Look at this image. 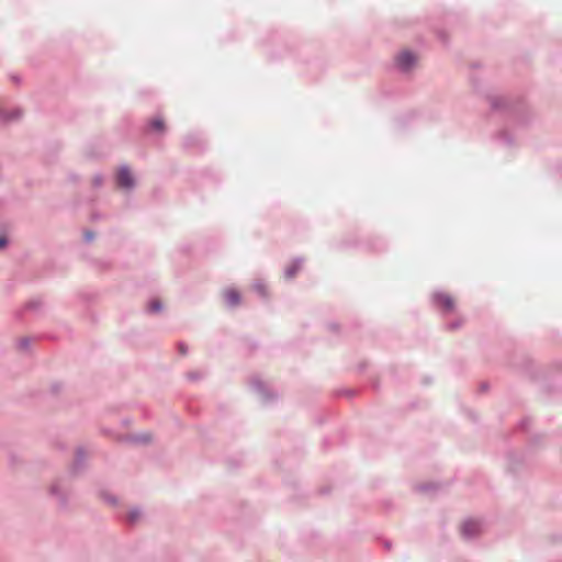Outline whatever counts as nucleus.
<instances>
[{
  "label": "nucleus",
  "instance_id": "20e7f679",
  "mask_svg": "<svg viewBox=\"0 0 562 562\" xmlns=\"http://www.w3.org/2000/svg\"><path fill=\"white\" fill-rule=\"evenodd\" d=\"M481 530L480 522L476 520H467L461 526V531L465 537H473Z\"/></svg>",
  "mask_w": 562,
  "mask_h": 562
},
{
  "label": "nucleus",
  "instance_id": "9d476101",
  "mask_svg": "<svg viewBox=\"0 0 562 562\" xmlns=\"http://www.w3.org/2000/svg\"><path fill=\"white\" fill-rule=\"evenodd\" d=\"M138 516V513L137 512H131L130 515H128V518L131 521H134Z\"/></svg>",
  "mask_w": 562,
  "mask_h": 562
},
{
  "label": "nucleus",
  "instance_id": "6e6552de",
  "mask_svg": "<svg viewBox=\"0 0 562 562\" xmlns=\"http://www.w3.org/2000/svg\"><path fill=\"white\" fill-rule=\"evenodd\" d=\"M160 308H161V305H160L159 301L155 300L150 303V310L153 312H158V311H160Z\"/></svg>",
  "mask_w": 562,
  "mask_h": 562
},
{
  "label": "nucleus",
  "instance_id": "0eeeda50",
  "mask_svg": "<svg viewBox=\"0 0 562 562\" xmlns=\"http://www.w3.org/2000/svg\"><path fill=\"white\" fill-rule=\"evenodd\" d=\"M299 265L297 263H294L292 267H290L288 270H286V277L288 278H293L296 270L299 269Z\"/></svg>",
  "mask_w": 562,
  "mask_h": 562
},
{
  "label": "nucleus",
  "instance_id": "1a4fd4ad",
  "mask_svg": "<svg viewBox=\"0 0 562 562\" xmlns=\"http://www.w3.org/2000/svg\"><path fill=\"white\" fill-rule=\"evenodd\" d=\"M8 244V240L4 236H0V249H2L3 247H5Z\"/></svg>",
  "mask_w": 562,
  "mask_h": 562
},
{
  "label": "nucleus",
  "instance_id": "39448f33",
  "mask_svg": "<svg viewBox=\"0 0 562 562\" xmlns=\"http://www.w3.org/2000/svg\"><path fill=\"white\" fill-rule=\"evenodd\" d=\"M437 302L446 311H451L454 307V301L448 294H439V295H437Z\"/></svg>",
  "mask_w": 562,
  "mask_h": 562
},
{
  "label": "nucleus",
  "instance_id": "f8f14e48",
  "mask_svg": "<svg viewBox=\"0 0 562 562\" xmlns=\"http://www.w3.org/2000/svg\"><path fill=\"white\" fill-rule=\"evenodd\" d=\"M181 352L186 353V350H184V348L182 346H181Z\"/></svg>",
  "mask_w": 562,
  "mask_h": 562
},
{
  "label": "nucleus",
  "instance_id": "f03ea898",
  "mask_svg": "<svg viewBox=\"0 0 562 562\" xmlns=\"http://www.w3.org/2000/svg\"><path fill=\"white\" fill-rule=\"evenodd\" d=\"M119 187L130 189L134 186V178L127 168H121L116 175Z\"/></svg>",
  "mask_w": 562,
  "mask_h": 562
},
{
  "label": "nucleus",
  "instance_id": "f257e3e1",
  "mask_svg": "<svg viewBox=\"0 0 562 562\" xmlns=\"http://www.w3.org/2000/svg\"><path fill=\"white\" fill-rule=\"evenodd\" d=\"M417 61L416 55L409 50L401 52L396 57V65L402 70H409Z\"/></svg>",
  "mask_w": 562,
  "mask_h": 562
},
{
  "label": "nucleus",
  "instance_id": "9b49d317",
  "mask_svg": "<svg viewBox=\"0 0 562 562\" xmlns=\"http://www.w3.org/2000/svg\"><path fill=\"white\" fill-rule=\"evenodd\" d=\"M86 238H87L88 240L92 239V234H90V233H86Z\"/></svg>",
  "mask_w": 562,
  "mask_h": 562
},
{
  "label": "nucleus",
  "instance_id": "7ed1b4c3",
  "mask_svg": "<svg viewBox=\"0 0 562 562\" xmlns=\"http://www.w3.org/2000/svg\"><path fill=\"white\" fill-rule=\"evenodd\" d=\"M223 297L229 306H236L241 301L240 293L235 288L224 290Z\"/></svg>",
  "mask_w": 562,
  "mask_h": 562
},
{
  "label": "nucleus",
  "instance_id": "423d86ee",
  "mask_svg": "<svg viewBox=\"0 0 562 562\" xmlns=\"http://www.w3.org/2000/svg\"><path fill=\"white\" fill-rule=\"evenodd\" d=\"M150 126L156 130V131H159V132H162L165 130V123L164 121L160 119V117H155L151 122H150Z\"/></svg>",
  "mask_w": 562,
  "mask_h": 562
}]
</instances>
